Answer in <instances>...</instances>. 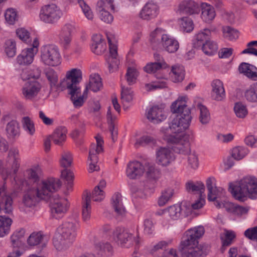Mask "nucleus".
Masks as SVG:
<instances>
[{
    "instance_id": "64",
    "label": "nucleus",
    "mask_w": 257,
    "mask_h": 257,
    "mask_svg": "<svg viewBox=\"0 0 257 257\" xmlns=\"http://www.w3.org/2000/svg\"><path fill=\"white\" fill-rule=\"evenodd\" d=\"M73 158L71 153L69 152H64L61 155L60 160L61 166L64 168L70 167L72 163Z\"/></svg>"
},
{
    "instance_id": "32",
    "label": "nucleus",
    "mask_w": 257,
    "mask_h": 257,
    "mask_svg": "<svg viewBox=\"0 0 257 257\" xmlns=\"http://www.w3.org/2000/svg\"><path fill=\"white\" fill-rule=\"evenodd\" d=\"M66 128L61 126L57 128L50 137L55 144L61 146L66 140Z\"/></svg>"
},
{
    "instance_id": "1",
    "label": "nucleus",
    "mask_w": 257,
    "mask_h": 257,
    "mask_svg": "<svg viewBox=\"0 0 257 257\" xmlns=\"http://www.w3.org/2000/svg\"><path fill=\"white\" fill-rule=\"evenodd\" d=\"M187 100L186 95L180 96L172 103L171 111L175 114V116L167 131L176 132L189 127L192 117L191 111L186 104Z\"/></svg>"
},
{
    "instance_id": "14",
    "label": "nucleus",
    "mask_w": 257,
    "mask_h": 257,
    "mask_svg": "<svg viewBox=\"0 0 257 257\" xmlns=\"http://www.w3.org/2000/svg\"><path fill=\"white\" fill-rule=\"evenodd\" d=\"M42 88V84L38 80H29L23 84L21 94L25 99L33 101L38 97Z\"/></svg>"
},
{
    "instance_id": "50",
    "label": "nucleus",
    "mask_w": 257,
    "mask_h": 257,
    "mask_svg": "<svg viewBox=\"0 0 257 257\" xmlns=\"http://www.w3.org/2000/svg\"><path fill=\"white\" fill-rule=\"evenodd\" d=\"M106 117L107 122L109 126V131L111 134L112 139L113 141H114L115 138L117 136V131L115 128L116 116L112 115L110 108L108 109Z\"/></svg>"
},
{
    "instance_id": "44",
    "label": "nucleus",
    "mask_w": 257,
    "mask_h": 257,
    "mask_svg": "<svg viewBox=\"0 0 257 257\" xmlns=\"http://www.w3.org/2000/svg\"><path fill=\"white\" fill-rule=\"evenodd\" d=\"M25 230L23 228L16 230L11 236L12 244L14 247L21 246L24 240Z\"/></svg>"
},
{
    "instance_id": "33",
    "label": "nucleus",
    "mask_w": 257,
    "mask_h": 257,
    "mask_svg": "<svg viewBox=\"0 0 257 257\" xmlns=\"http://www.w3.org/2000/svg\"><path fill=\"white\" fill-rule=\"evenodd\" d=\"M238 69L240 73L244 74L248 78L257 80V68L253 65L242 63L239 65Z\"/></svg>"
},
{
    "instance_id": "26",
    "label": "nucleus",
    "mask_w": 257,
    "mask_h": 257,
    "mask_svg": "<svg viewBox=\"0 0 257 257\" xmlns=\"http://www.w3.org/2000/svg\"><path fill=\"white\" fill-rule=\"evenodd\" d=\"M103 85L101 78L97 73H93L90 75L88 84L86 85L84 90V95L87 93L89 89L93 92H97L102 88Z\"/></svg>"
},
{
    "instance_id": "23",
    "label": "nucleus",
    "mask_w": 257,
    "mask_h": 257,
    "mask_svg": "<svg viewBox=\"0 0 257 257\" xmlns=\"http://www.w3.org/2000/svg\"><path fill=\"white\" fill-rule=\"evenodd\" d=\"M159 8L158 5L153 2L145 4L140 12V17L143 20H150L156 18L159 14Z\"/></svg>"
},
{
    "instance_id": "40",
    "label": "nucleus",
    "mask_w": 257,
    "mask_h": 257,
    "mask_svg": "<svg viewBox=\"0 0 257 257\" xmlns=\"http://www.w3.org/2000/svg\"><path fill=\"white\" fill-rule=\"evenodd\" d=\"M184 75L185 71L183 67L178 64L172 66L171 77L174 82H181L184 78Z\"/></svg>"
},
{
    "instance_id": "3",
    "label": "nucleus",
    "mask_w": 257,
    "mask_h": 257,
    "mask_svg": "<svg viewBox=\"0 0 257 257\" xmlns=\"http://www.w3.org/2000/svg\"><path fill=\"white\" fill-rule=\"evenodd\" d=\"M167 128L168 127H162L161 129L164 140L174 145L173 148L175 153L183 155L188 154L190 152V136L184 132L186 129L174 132L167 131Z\"/></svg>"
},
{
    "instance_id": "15",
    "label": "nucleus",
    "mask_w": 257,
    "mask_h": 257,
    "mask_svg": "<svg viewBox=\"0 0 257 257\" xmlns=\"http://www.w3.org/2000/svg\"><path fill=\"white\" fill-rule=\"evenodd\" d=\"M107 38L109 46L110 57L108 58L107 63L110 71L113 72L117 69L119 64L117 58V40L116 37L111 34L107 35Z\"/></svg>"
},
{
    "instance_id": "59",
    "label": "nucleus",
    "mask_w": 257,
    "mask_h": 257,
    "mask_svg": "<svg viewBox=\"0 0 257 257\" xmlns=\"http://www.w3.org/2000/svg\"><path fill=\"white\" fill-rule=\"evenodd\" d=\"M156 139L150 136L145 135L136 140L135 146L138 147L140 146L153 145L156 144Z\"/></svg>"
},
{
    "instance_id": "54",
    "label": "nucleus",
    "mask_w": 257,
    "mask_h": 257,
    "mask_svg": "<svg viewBox=\"0 0 257 257\" xmlns=\"http://www.w3.org/2000/svg\"><path fill=\"white\" fill-rule=\"evenodd\" d=\"M24 130L30 135H33L35 132V128L33 121L28 116L23 117L22 120Z\"/></svg>"
},
{
    "instance_id": "20",
    "label": "nucleus",
    "mask_w": 257,
    "mask_h": 257,
    "mask_svg": "<svg viewBox=\"0 0 257 257\" xmlns=\"http://www.w3.org/2000/svg\"><path fill=\"white\" fill-rule=\"evenodd\" d=\"M13 210V200L7 188L3 186L0 188V213L4 211L10 213Z\"/></svg>"
},
{
    "instance_id": "22",
    "label": "nucleus",
    "mask_w": 257,
    "mask_h": 257,
    "mask_svg": "<svg viewBox=\"0 0 257 257\" xmlns=\"http://www.w3.org/2000/svg\"><path fill=\"white\" fill-rule=\"evenodd\" d=\"M211 97L214 100L220 101L225 98V91L223 83L219 79L213 80L211 83Z\"/></svg>"
},
{
    "instance_id": "6",
    "label": "nucleus",
    "mask_w": 257,
    "mask_h": 257,
    "mask_svg": "<svg viewBox=\"0 0 257 257\" xmlns=\"http://www.w3.org/2000/svg\"><path fill=\"white\" fill-rule=\"evenodd\" d=\"M61 185L60 181L56 178H49L41 181L37 188L38 198L50 201L53 193L57 191Z\"/></svg>"
},
{
    "instance_id": "52",
    "label": "nucleus",
    "mask_w": 257,
    "mask_h": 257,
    "mask_svg": "<svg viewBox=\"0 0 257 257\" xmlns=\"http://www.w3.org/2000/svg\"><path fill=\"white\" fill-rule=\"evenodd\" d=\"M35 192L34 190H29L24 195L23 198V204L28 208H32L36 204L35 196Z\"/></svg>"
},
{
    "instance_id": "57",
    "label": "nucleus",
    "mask_w": 257,
    "mask_h": 257,
    "mask_svg": "<svg viewBox=\"0 0 257 257\" xmlns=\"http://www.w3.org/2000/svg\"><path fill=\"white\" fill-rule=\"evenodd\" d=\"M138 75L139 72L135 66L128 67L125 77L128 84L131 85L135 83Z\"/></svg>"
},
{
    "instance_id": "41",
    "label": "nucleus",
    "mask_w": 257,
    "mask_h": 257,
    "mask_svg": "<svg viewBox=\"0 0 257 257\" xmlns=\"http://www.w3.org/2000/svg\"><path fill=\"white\" fill-rule=\"evenodd\" d=\"M236 234L234 231L226 229L224 230L221 237L222 243L221 249L222 252H223L225 250V247L230 245L233 243Z\"/></svg>"
},
{
    "instance_id": "18",
    "label": "nucleus",
    "mask_w": 257,
    "mask_h": 257,
    "mask_svg": "<svg viewBox=\"0 0 257 257\" xmlns=\"http://www.w3.org/2000/svg\"><path fill=\"white\" fill-rule=\"evenodd\" d=\"M74 30V26L71 24H66L62 28L59 34V43L64 49L69 48L72 39V34Z\"/></svg>"
},
{
    "instance_id": "17",
    "label": "nucleus",
    "mask_w": 257,
    "mask_h": 257,
    "mask_svg": "<svg viewBox=\"0 0 257 257\" xmlns=\"http://www.w3.org/2000/svg\"><path fill=\"white\" fill-rule=\"evenodd\" d=\"M145 166L139 161L129 162L126 166L125 174L131 180L140 178L145 173Z\"/></svg>"
},
{
    "instance_id": "2",
    "label": "nucleus",
    "mask_w": 257,
    "mask_h": 257,
    "mask_svg": "<svg viewBox=\"0 0 257 257\" xmlns=\"http://www.w3.org/2000/svg\"><path fill=\"white\" fill-rule=\"evenodd\" d=\"M229 190L233 196L238 200L243 201L247 197L257 198V178L247 176L239 181L229 184Z\"/></svg>"
},
{
    "instance_id": "56",
    "label": "nucleus",
    "mask_w": 257,
    "mask_h": 257,
    "mask_svg": "<svg viewBox=\"0 0 257 257\" xmlns=\"http://www.w3.org/2000/svg\"><path fill=\"white\" fill-rule=\"evenodd\" d=\"M179 24L181 30L185 32H190L194 29L193 21L188 17H183L180 19Z\"/></svg>"
},
{
    "instance_id": "21",
    "label": "nucleus",
    "mask_w": 257,
    "mask_h": 257,
    "mask_svg": "<svg viewBox=\"0 0 257 257\" xmlns=\"http://www.w3.org/2000/svg\"><path fill=\"white\" fill-rule=\"evenodd\" d=\"M147 118L152 122L158 123L164 120L167 115L163 107L155 105L146 111Z\"/></svg>"
},
{
    "instance_id": "58",
    "label": "nucleus",
    "mask_w": 257,
    "mask_h": 257,
    "mask_svg": "<svg viewBox=\"0 0 257 257\" xmlns=\"http://www.w3.org/2000/svg\"><path fill=\"white\" fill-rule=\"evenodd\" d=\"M5 51L8 57H13L15 56L17 51L16 42L12 39L6 41Z\"/></svg>"
},
{
    "instance_id": "24",
    "label": "nucleus",
    "mask_w": 257,
    "mask_h": 257,
    "mask_svg": "<svg viewBox=\"0 0 257 257\" xmlns=\"http://www.w3.org/2000/svg\"><path fill=\"white\" fill-rule=\"evenodd\" d=\"M201 18L206 23H211L216 17V12L214 7L207 3L201 4Z\"/></svg>"
},
{
    "instance_id": "25",
    "label": "nucleus",
    "mask_w": 257,
    "mask_h": 257,
    "mask_svg": "<svg viewBox=\"0 0 257 257\" xmlns=\"http://www.w3.org/2000/svg\"><path fill=\"white\" fill-rule=\"evenodd\" d=\"M178 11L180 13L189 15L198 14L200 12L198 4L192 1L182 2L179 6Z\"/></svg>"
},
{
    "instance_id": "60",
    "label": "nucleus",
    "mask_w": 257,
    "mask_h": 257,
    "mask_svg": "<svg viewBox=\"0 0 257 257\" xmlns=\"http://www.w3.org/2000/svg\"><path fill=\"white\" fill-rule=\"evenodd\" d=\"M234 111L236 116L240 118H244L248 113L246 106L240 102H237L235 104Z\"/></svg>"
},
{
    "instance_id": "63",
    "label": "nucleus",
    "mask_w": 257,
    "mask_h": 257,
    "mask_svg": "<svg viewBox=\"0 0 257 257\" xmlns=\"http://www.w3.org/2000/svg\"><path fill=\"white\" fill-rule=\"evenodd\" d=\"M5 17L6 22L10 25H14L18 19L16 11L12 8L7 10Z\"/></svg>"
},
{
    "instance_id": "39",
    "label": "nucleus",
    "mask_w": 257,
    "mask_h": 257,
    "mask_svg": "<svg viewBox=\"0 0 257 257\" xmlns=\"http://www.w3.org/2000/svg\"><path fill=\"white\" fill-rule=\"evenodd\" d=\"M12 222L10 217L0 215V237H3L10 233Z\"/></svg>"
},
{
    "instance_id": "12",
    "label": "nucleus",
    "mask_w": 257,
    "mask_h": 257,
    "mask_svg": "<svg viewBox=\"0 0 257 257\" xmlns=\"http://www.w3.org/2000/svg\"><path fill=\"white\" fill-rule=\"evenodd\" d=\"M112 237L118 244L126 247H130L135 243H138V239L128 229L124 228H116L113 231Z\"/></svg>"
},
{
    "instance_id": "47",
    "label": "nucleus",
    "mask_w": 257,
    "mask_h": 257,
    "mask_svg": "<svg viewBox=\"0 0 257 257\" xmlns=\"http://www.w3.org/2000/svg\"><path fill=\"white\" fill-rule=\"evenodd\" d=\"M197 109L199 111V119L202 124H206L210 120V114L207 108L204 105L199 103Z\"/></svg>"
},
{
    "instance_id": "36",
    "label": "nucleus",
    "mask_w": 257,
    "mask_h": 257,
    "mask_svg": "<svg viewBox=\"0 0 257 257\" xmlns=\"http://www.w3.org/2000/svg\"><path fill=\"white\" fill-rule=\"evenodd\" d=\"M111 203L115 212L119 215H123L125 213V208L122 201V196L119 193H115L112 196Z\"/></svg>"
},
{
    "instance_id": "11",
    "label": "nucleus",
    "mask_w": 257,
    "mask_h": 257,
    "mask_svg": "<svg viewBox=\"0 0 257 257\" xmlns=\"http://www.w3.org/2000/svg\"><path fill=\"white\" fill-rule=\"evenodd\" d=\"M51 214L54 218L59 219L62 217L67 212L69 203L67 199L55 195L50 200Z\"/></svg>"
},
{
    "instance_id": "5",
    "label": "nucleus",
    "mask_w": 257,
    "mask_h": 257,
    "mask_svg": "<svg viewBox=\"0 0 257 257\" xmlns=\"http://www.w3.org/2000/svg\"><path fill=\"white\" fill-rule=\"evenodd\" d=\"M61 57L58 47L48 44L42 46L40 51V61L44 65L56 67L61 64Z\"/></svg>"
},
{
    "instance_id": "27",
    "label": "nucleus",
    "mask_w": 257,
    "mask_h": 257,
    "mask_svg": "<svg viewBox=\"0 0 257 257\" xmlns=\"http://www.w3.org/2000/svg\"><path fill=\"white\" fill-rule=\"evenodd\" d=\"M167 35L163 29L156 28L150 35L149 41L152 46L156 48L161 47Z\"/></svg>"
},
{
    "instance_id": "55",
    "label": "nucleus",
    "mask_w": 257,
    "mask_h": 257,
    "mask_svg": "<svg viewBox=\"0 0 257 257\" xmlns=\"http://www.w3.org/2000/svg\"><path fill=\"white\" fill-rule=\"evenodd\" d=\"M202 49L205 54L213 55L217 52L218 46L216 43L210 40L202 45Z\"/></svg>"
},
{
    "instance_id": "43",
    "label": "nucleus",
    "mask_w": 257,
    "mask_h": 257,
    "mask_svg": "<svg viewBox=\"0 0 257 257\" xmlns=\"http://www.w3.org/2000/svg\"><path fill=\"white\" fill-rule=\"evenodd\" d=\"M185 206L180 204H175L169 207L166 210L167 215L173 220L179 219L183 213Z\"/></svg>"
},
{
    "instance_id": "8",
    "label": "nucleus",
    "mask_w": 257,
    "mask_h": 257,
    "mask_svg": "<svg viewBox=\"0 0 257 257\" xmlns=\"http://www.w3.org/2000/svg\"><path fill=\"white\" fill-rule=\"evenodd\" d=\"M40 43L37 38H35L32 44L23 49L16 58V62L21 66H29L33 63L35 57L38 52Z\"/></svg>"
},
{
    "instance_id": "48",
    "label": "nucleus",
    "mask_w": 257,
    "mask_h": 257,
    "mask_svg": "<svg viewBox=\"0 0 257 257\" xmlns=\"http://www.w3.org/2000/svg\"><path fill=\"white\" fill-rule=\"evenodd\" d=\"M249 153L248 149L243 146H237L232 148L231 156L235 160H240L244 158Z\"/></svg>"
},
{
    "instance_id": "37",
    "label": "nucleus",
    "mask_w": 257,
    "mask_h": 257,
    "mask_svg": "<svg viewBox=\"0 0 257 257\" xmlns=\"http://www.w3.org/2000/svg\"><path fill=\"white\" fill-rule=\"evenodd\" d=\"M133 91L131 88L121 87V99L124 109H127L133 99Z\"/></svg>"
},
{
    "instance_id": "16",
    "label": "nucleus",
    "mask_w": 257,
    "mask_h": 257,
    "mask_svg": "<svg viewBox=\"0 0 257 257\" xmlns=\"http://www.w3.org/2000/svg\"><path fill=\"white\" fill-rule=\"evenodd\" d=\"M175 159V156L170 148L160 147L156 150V163L162 167H166L172 165Z\"/></svg>"
},
{
    "instance_id": "38",
    "label": "nucleus",
    "mask_w": 257,
    "mask_h": 257,
    "mask_svg": "<svg viewBox=\"0 0 257 257\" xmlns=\"http://www.w3.org/2000/svg\"><path fill=\"white\" fill-rule=\"evenodd\" d=\"M172 242V239L160 241L151 246L150 249V253L154 257H161L162 255H160L161 250L165 249L167 246L170 244Z\"/></svg>"
},
{
    "instance_id": "49",
    "label": "nucleus",
    "mask_w": 257,
    "mask_h": 257,
    "mask_svg": "<svg viewBox=\"0 0 257 257\" xmlns=\"http://www.w3.org/2000/svg\"><path fill=\"white\" fill-rule=\"evenodd\" d=\"M187 155V167L194 170H196L199 164L198 155L194 151L190 152Z\"/></svg>"
},
{
    "instance_id": "42",
    "label": "nucleus",
    "mask_w": 257,
    "mask_h": 257,
    "mask_svg": "<svg viewBox=\"0 0 257 257\" xmlns=\"http://www.w3.org/2000/svg\"><path fill=\"white\" fill-rule=\"evenodd\" d=\"M175 191L173 188H168L163 190L158 200V205L163 206L166 205L172 200Z\"/></svg>"
},
{
    "instance_id": "4",
    "label": "nucleus",
    "mask_w": 257,
    "mask_h": 257,
    "mask_svg": "<svg viewBox=\"0 0 257 257\" xmlns=\"http://www.w3.org/2000/svg\"><path fill=\"white\" fill-rule=\"evenodd\" d=\"M79 224L75 220L64 222L61 227V238L55 237L53 244L58 250H64L69 248L73 243L77 235Z\"/></svg>"
},
{
    "instance_id": "28",
    "label": "nucleus",
    "mask_w": 257,
    "mask_h": 257,
    "mask_svg": "<svg viewBox=\"0 0 257 257\" xmlns=\"http://www.w3.org/2000/svg\"><path fill=\"white\" fill-rule=\"evenodd\" d=\"M82 78L81 71L77 68H73L66 72L61 84H79Z\"/></svg>"
},
{
    "instance_id": "45",
    "label": "nucleus",
    "mask_w": 257,
    "mask_h": 257,
    "mask_svg": "<svg viewBox=\"0 0 257 257\" xmlns=\"http://www.w3.org/2000/svg\"><path fill=\"white\" fill-rule=\"evenodd\" d=\"M244 99L250 102H257V82L247 88L244 92Z\"/></svg>"
},
{
    "instance_id": "51",
    "label": "nucleus",
    "mask_w": 257,
    "mask_h": 257,
    "mask_svg": "<svg viewBox=\"0 0 257 257\" xmlns=\"http://www.w3.org/2000/svg\"><path fill=\"white\" fill-rule=\"evenodd\" d=\"M42 173V169L38 165L33 166L27 171L28 177L33 182H37L40 179Z\"/></svg>"
},
{
    "instance_id": "7",
    "label": "nucleus",
    "mask_w": 257,
    "mask_h": 257,
    "mask_svg": "<svg viewBox=\"0 0 257 257\" xmlns=\"http://www.w3.org/2000/svg\"><path fill=\"white\" fill-rule=\"evenodd\" d=\"M20 167V158L19 152L17 150H11L9 151L6 162L2 164L0 160V174L4 179H6L9 175L16 174Z\"/></svg>"
},
{
    "instance_id": "13",
    "label": "nucleus",
    "mask_w": 257,
    "mask_h": 257,
    "mask_svg": "<svg viewBox=\"0 0 257 257\" xmlns=\"http://www.w3.org/2000/svg\"><path fill=\"white\" fill-rule=\"evenodd\" d=\"M96 144H92L90 146L88 160L90 161L89 164L88 171L89 173H92L94 171H97L99 170V167L97 165L98 162L97 155L103 151L102 145L103 141L101 137L97 136L95 137Z\"/></svg>"
},
{
    "instance_id": "46",
    "label": "nucleus",
    "mask_w": 257,
    "mask_h": 257,
    "mask_svg": "<svg viewBox=\"0 0 257 257\" xmlns=\"http://www.w3.org/2000/svg\"><path fill=\"white\" fill-rule=\"evenodd\" d=\"M186 188L188 191L194 193H199L200 196L205 194V186L201 182H188L186 184Z\"/></svg>"
},
{
    "instance_id": "10",
    "label": "nucleus",
    "mask_w": 257,
    "mask_h": 257,
    "mask_svg": "<svg viewBox=\"0 0 257 257\" xmlns=\"http://www.w3.org/2000/svg\"><path fill=\"white\" fill-rule=\"evenodd\" d=\"M62 13L55 4L46 5L42 7L39 15L40 20L47 24H54L61 17Z\"/></svg>"
},
{
    "instance_id": "62",
    "label": "nucleus",
    "mask_w": 257,
    "mask_h": 257,
    "mask_svg": "<svg viewBox=\"0 0 257 257\" xmlns=\"http://www.w3.org/2000/svg\"><path fill=\"white\" fill-rule=\"evenodd\" d=\"M222 30L224 37L229 40H235L238 37V31L230 27H223Z\"/></svg>"
},
{
    "instance_id": "61",
    "label": "nucleus",
    "mask_w": 257,
    "mask_h": 257,
    "mask_svg": "<svg viewBox=\"0 0 257 257\" xmlns=\"http://www.w3.org/2000/svg\"><path fill=\"white\" fill-rule=\"evenodd\" d=\"M61 85L67 87L71 98H74V97L81 95L80 87L78 84H61Z\"/></svg>"
},
{
    "instance_id": "34",
    "label": "nucleus",
    "mask_w": 257,
    "mask_h": 257,
    "mask_svg": "<svg viewBox=\"0 0 257 257\" xmlns=\"http://www.w3.org/2000/svg\"><path fill=\"white\" fill-rule=\"evenodd\" d=\"M92 43L91 50L92 52L97 54H101L105 50V45L102 42L101 35L95 34L92 37Z\"/></svg>"
},
{
    "instance_id": "30",
    "label": "nucleus",
    "mask_w": 257,
    "mask_h": 257,
    "mask_svg": "<svg viewBox=\"0 0 257 257\" xmlns=\"http://www.w3.org/2000/svg\"><path fill=\"white\" fill-rule=\"evenodd\" d=\"M91 207L90 194L86 192L83 196L82 203V217L84 222H88L91 217Z\"/></svg>"
},
{
    "instance_id": "35",
    "label": "nucleus",
    "mask_w": 257,
    "mask_h": 257,
    "mask_svg": "<svg viewBox=\"0 0 257 257\" xmlns=\"http://www.w3.org/2000/svg\"><path fill=\"white\" fill-rule=\"evenodd\" d=\"M6 131L9 138L14 139L18 138L20 134V128L18 121L13 120L9 122L6 125Z\"/></svg>"
},
{
    "instance_id": "53",
    "label": "nucleus",
    "mask_w": 257,
    "mask_h": 257,
    "mask_svg": "<svg viewBox=\"0 0 257 257\" xmlns=\"http://www.w3.org/2000/svg\"><path fill=\"white\" fill-rule=\"evenodd\" d=\"M145 166V172L147 177L150 179H156L160 174V171L156 169L154 165L146 163L144 164Z\"/></svg>"
},
{
    "instance_id": "31",
    "label": "nucleus",
    "mask_w": 257,
    "mask_h": 257,
    "mask_svg": "<svg viewBox=\"0 0 257 257\" xmlns=\"http://www.w3.org/2000/svg\"><path fill=\"white\" fill-rule=\"evenodd\" d=\"M161 47L168 53H173L179 49V43L176 39L167 34L164 39Z\"/></svg>"
},
{
    "instance_id": "9",
    "label": "nucleus",
    "mask_w": 257,
    "mask_h": 257,
    "mask_svg": "<svg viewBox=\"0 0 257 257\" xmlns=\"http://www.w3.org/2000/svg\"><path fill=\"white\" fill-rule=\"evenodd\" d=\"M179 250L181 257H204L206 255L202 246L199 244L198 241H188L182 239Z\"/></svg>"
},
{
    "instance_id": "19",
    "label": "nucleus",
    "mask_w": 257,
    "mask_h": 257,
    "mask_svg": "<svg viewBox=\"0 0 257 257\" xmlns=\"http://www.w3.org/2000/svg\"><path fill=\"white\" fill-rule=\"evenodd\" d=\"M216 179L212 177H209L206 181L208 193V199L209 201H214L217 197L223 195L225 190L221 187H217Z\"/></svg>"
},
{
    "instance_id": "29",
    "label": "nucleus",
    "mask_w": 257,
    "mask_h": 257,
    "mask_svg": "<svg viewBox=\"0 0 257 257\" xmlns=\"http://www.w3.org/2000/svg\"><path fill=\"white\" fill-rule=\"evenodd\" d=\"M205 232L204 228L202 226L194 227L187 230L184 233L182 239L188 241H198L202 237Z\"/></svg>"
}]
</instances>
